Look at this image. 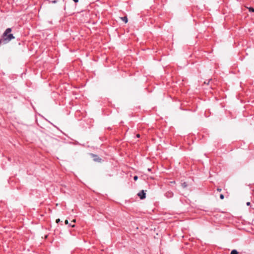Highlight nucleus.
<instances>
[{"instance_id":"obj_3","label":"nucleus","mask_w":254,"mask_h":254,"mask_svg":"<svg viewBox=\"0 0 254 254\" xmlns=\"http://www.w3.org/2000/svg\"><path fill=\"white\" fill-rule=\"evenodd\" d=\"M91 155L93 157V160L96 162H100L101 159L99 158L97 155L92 154Z\"/></svg>"},{"instance_id":"obj_8","label":"nucleus","mask_w":254,"mask_h":254,"mask_svg":"<svg viewBox=\"0 0 254 254\" xmlns=\"http://www.w3.org/2000/svg\"><path fill=\"white\" fill-rule=\"evenodd\" d=\"M187 184L186 183H184L182 184V186L184 187V188H185L187 187Z\"/></svg>"},{"instance_id":"obj_18","label":"nucleus","mask_w":254,"mask_h":254,"mask_svg":"<svg viewBox=\"0 0 254 254\" xmlns=\"http://www.w3.org/2000/svg\"><path fill=\"white\" fill-rule=\"evenodd\" d=\"M217 190H218V191H221V189H219V188H218V189H217Z\"/></svg>"},{"instance_id":"obj_19","label":"nucleus","mask_w":254,"mask_h":254,"mask_svg":"<svg viewBox=\"0 0 254 254\" xmlns=\"http://www.w3.org/2000/svg\"><path fill=\"white\" fill-rule=\"evenodd\" d=\"M137 137L139 138L140 137V135L139 134H137L136 135Z\"/></svg>"},{"instance_id":"obj_7","label":"nucleus","mask_w":254,"mask_h":254,"mask_svg":"<svg viewBox=\"0 0 254 254\" xmlns=\"http://www.w3.org/2000/svg\"><path fill=\"white\" fill-rule=\"evenodd\" d=\"M166 195H167V196H169V195L170 196H171L172 195V193L168 192V193H166Z\"/></svg>"},{"instance_id":"obj_1","label":"nucleus","mask_w":254,"mask_h":254,"mask_svg":"<svg viewBox=\"0 0 254 254\" xmlns=\"http://www.w3.org/2000/svg\"><path fill=\"white\" fill-rule=\"evenodd\" d=\"M11 29L7 28L4 32L0 39V46L8 43L11 40L15 38L12 34L11 33Z\"/></svg>"},{"instance_id":"obj_11","label":"nucleus","mask_w":254,"mask_h":254,"mask_svg":"<svg viewBox=\"0 0 254 254\" xmlns=\"http://www.w3.org/2000/svg\"><path fill=\"white\" fill-rule=\"evenodd\" d=\"M60 221V219H57L56 220V223H58Z\"/></svg>"},{"instance_id":"obj_12","label":"nucleus","mask_w":254,"mask_h":254,"mask_svg":"<svg viewBox=\"0 0 254 254\" xmlns=\"http://www.w3.org/2000/svg\"><path fill=\"white\" fill-rule=\"evenodd\" d=\"M65 224H68V220H66L65 221Z\"/></svg>"},{"instance_id":"obj_17","label":"nucleus","mask_w":254,"mask_h":254,"mask_svg":"<svg viewBox=\"0 0 254 254\" xmlns=\"http://www.w3.org/2000/svg\"><path fill=\"white\" fill-rule=\"evenodd\" d=\"M71 222H73V223H75L76 222V220L75 219H73Z\"/></svg>"},{"instance_id":"obj_9","label":"nucleus","mask_w":254,"mask_h":254,"mask_svg":"<svg viewBox=\"0 0 254 254\" xmlns=\"http://www.w3.org/2000/svg\"><path fill=\"white\" fill-rule=\"evenodd\" d=\"M224 195L221 194H220V198L221 199H223L224 198Z\"/></svg>"},{"instance_id":"obj_13","label":"nucleus","mask_w":254,"mask_h":254,"mask_svg":"<svg viewBox=\"0 0 254 254\" xmlns=\"http://www.w3.org/2000/svg\"><path fill=\"white\" fill-rule=\"evenodd\" d=\"M69 225L72 227H74L75 226L74 224L71 225V224H70Z\"/></svg>"},{"instance_id":"obj_2","label":"nucleus","mask_w":254,"mask_h":254,"mask_svg":"<svg viewBox=\"0 0 254 254\" xmlns=\"http://www.w3.org/2000/svg\"><path fill=\"white\" fill-rule=\"evenodd\" d=\"M137 195L140 197L141 199H143L145 198V193L143 190H141L137 193Z\"/></svg>"},{"instance_id":"obj_4","label":"nucleus","mask_w":254,"mask_h":254,"mask_svg":"<svg viewBox=\"0 0 254 254\" xmlns=\"http://www.w3.org/2000/svg\"><path fill=\"white\" fill-rule=\"evenodd\" d=\"M122 19V20L125 22V23H127V16H124V17H121V18Z\"/></svg>"},{"instance_id":"obj_10","label":"nucleus","mask_w":254,"mask_h":254,"mask_svg":"<svg viewBox=\"0 0 254 254\" xmlns=\"http://www.w3.org/2000/svg\"><path fill=\"white\" fill-rule=\"evenodd\" d=\"M137 179H138V177H137V176H135L133 177V179H134L135 181L137 180Z\"/></svg>"},{"instance_id":"obj_14","label":"nucleus","mask_w":254,"mask_h":254,"mask_svg":"<svg viewBox=\"0 0 254 254\" xmlns=\"http://www.w3.org/2000/svg\"><path fill=\"white\" fill-rule=\"evenodd\" d=\"M250 204H251V203H250V202H248L247 203V205L248 206H249Z\"/></svg>"},{"instance_id":"obj_6","label":"nucleus","mask_w":254,"mask_h":254,"mask_svg":"<svg viewBox=\"0 0 254 254\" xmlns=\"http://www.w3.org/2000/svg\"><path fill=\"white\" fill-rule=\"evenodd\" d=\"M249 11H251V12H254V8H253V7H250V8H249Z\"/></svg>"},{"instance_id":"obj_16","label":"nucleus","mask_w":254,"mask_h":254,"mask_svg":"<svg viewBox=\"0 0 254 254\" xmlns=\"http://www.w3.org/2000/svg\"><path fill=\"white\" fill-rule=\"evenodd\" d=\"M56 2H57V0H56L52 1V3H56Z\"/></svg>"},{"instance_id":"obj_5","label":"nucleus","mask_w":254,"mask_h":254,"mask_svg":"<svg viewBox=\"0 0 254 254\" xmlns=\"http://www.w3.org/2000/svg\"><path fill=\"white\" fill-rule=\"evenodd\" d=\"M231 254H238V253L236 250H233L231 251Z\"/></svg>"},{"instance_id":"obj_20","label":"nucleus","mask_w":254,"mask_h":254,"mask_svg":"<svg viewBox=\"0 0 254 254\" xmlns=\"http://www.w3.org/2000/svg\"><path fill=\"white\" fill-rule=\"evenodd\" d=\"M148 170L149 171H150L151 170V169H148Z\"/></svg>"},{"instance_id":"obj_15","label":"nucleus","mask_w":254,"mask_h":254,"mask_svg":"<svg viewBox=\"0 0 254 254\" xmlns=\"http://www.w3.org/2000/svg\"><path fill=\"white\" fill-rule=\"evenodd\" d=\"M75 2L77 3L78 2V0H73Z\"/></svg>"}]
</instances>
